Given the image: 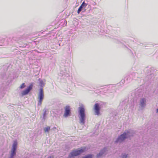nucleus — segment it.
Returning a JSON list of instances; mask_svg holds the SVG:
<instances>
[{
	"label": "nucleus",
	"mask_w": 158,
	"mask_h": 158,
	"mask_svg": "<svg viewBox=\"0 0 158 158\" xmlns=\"http://www.w3.org/2000/svg\"><path fill=\"white\" fill-rule=\"evenodd\" d=\"M85 148L83 147L79 148L77 150H73L70 153L68 158H72V157L78 156L83 153L85 151Z\"/></svg>",
	"instance_id": "obj_1"
},
{
	"label": "nucleus",
	"mask_w": 158,
	"mask_h": 158,
	"mask_svg": "<svg viewBox=\"0 0 158 158\" xmlns=\"http://www.w3.org/2000/svg\"><path fill=\"white\" fill-rule=\"evenodd\" d=\"M79 113L81 118H80V121L81 123L84 124L85 123V109L83 107L79 108Z\"/></svg>",
	"instance_id": "obj_2"
},
{
	"label": "nucleus",
	"mask_w": 158,
	"mask_h": 158,
	"mask_svg": "<svg viewBox=\"0 0 158 158\" xmlns=\"http://www.w3.org/2000/svg\"><path fill=\"white\" fill-rule=\"evenodd\" d=\"M129 133V132L127 131V132H125L123 134H122L119 137L116 141V142H121L124 140L126 137H127L128 136H127Z\"/></svg>",
	"instance_id": "obj_3"
},
{
	"label": "nucleus",
	"mask_w": 158,
	"mask_h": 158,
	"mask_svg": "<svg viewBox=\"0 0 158 158\" xmlns=\"http://www.w3.org/2000/svg\"><path fill=\"white\" fill-rule=\"evenodd\" d=\"M44 97V94L43 90L42 89H41L40 90L39 95H38L39 102L38 103V105H41L42 101Z\"/></svg>",
	"instance_id": "obj_4"
},
{
	"label": "nucleus",
	"mask_w": 158,
	"mask_h": 158,
	"mask_svg": "<svg viewBox=\"0 0 158 158\" xmlns=\"http://www.w3.org/2000/svg\"><path fill=\"white\" fill-rule=\"evenodd\" d=\"M33 87V85L32 84H31L26 89L23 91L21 94L23 96L27 94L32 89Z\"/></svg>",
	"instance_id": "obj_5"
},
{
	"label": "nucleus",
	"mask_w": 158,
	"mask_h": 158,
	"mask_svg": "<svg viewBox=\"0 0 158 158\" xmlns=\"http://www.w3.org/2000/svg\"><path fill=\"white\" fill-rule=\"evenodd\" d=\"M17 144L16 142H15L13 143L11 154V158H12L13 156L15 154V151L17 147Z\"/></svg>",
	"instance_id": "obj_6"
},
{
	"label": "nucleus",
	"mask_w": 158,
	"mask_h": 158,
	"mask_svg": "<svg viewBox=\"0 0 158 158\" xmlns=\"http://www.w3.org/2000/svg\"><path fill=\"white\" fill-rule=\"evenodd\" d=\"M70 107L69 106H66L65 108V112L64 115V116L66 117L70 114Z\"/></svg>",
	"instance_id": "obj_7"
},
{
	"label": "nucleus",
	"mask_w": 158,
	"mask_h": 158,
	"mask_svg": "<svg viewBox=\"0 0 158 158\" xmlns=\"http://www.w3.org/2000/svg\"><path fill=\"white\" fill-rule=\"evenodd\" d=\"M87 5V4L85 3V2H83L78 8L77 12V13L78 14H79L80 12L82 10V9L83 8H85Z\"/></svg>",
	"instance_id": "obj_8"
},
{
	"label": "nucleus",
	"mask_w": 158,
	"mask_h": 158,
	"mask_svg": "<svg viewBox=\"0 0 158 158\" xmlns=\"http://www.w3.org/2000/svg\"><path fill=\"white\" fill-rule=\"evenodd\" d=\"M94 110L96 113V114L99 115V114L100 107L98 103H96L94 106Z\"/></svg>",
	"instance_id": "obj_9"
},
{
	"label": "nucleus",
	"mask_w": 158,
	"mask_h": 158,
	"mask_svg": "<svg viewBox=\"0 0 158 158\" xmlns=\"http://www.w3.org/2000/svg\"><path fill=\"white\" fill-rule=\"evenodd\" d=\"M140 105L141 106H143L145 105V103L146 102L145 99L143 98H142L140 100Z\"/></svg>",
	"instance_id": "obj_10"
},
{
	"label": "nucleus",
	"mask_w": 158,
	"mask_h": 158,
	"mask_svg": "<svg viewBox=\"0 0 158 158\" xmlns=\"http://www.w3.org/2000/svg\"><path fill=\"white\" fill-rule=\"evenodd\" d=\"M105 149L104 148L103 150H101L100 152L97 155V157H99L100 156L102 155V154L104 153V152H105Z\"/></svg>",
	"instance_id": "obj_11"
},
{
	"label": "nucleus",
	"mask_w": 158,
	"mask_h": 158,
	"mask_svg": "<svg viewBox=\"0 0 158 158\" xmlns=\"http://www.w3.org/2000/svg\"><path fill=\"white\" fill-rule=\"evenodd\" d=\"M50 129V127H45L44 129V130L45 132H48Z\"/></svg>",
	"instance_id": "obj_12"
},
{
	"label": "nucleus",
	"mask_w": 158,
	"mask_h": 158,
	"mask_svg": "<svg viewBox=\"0 0 158 158\" xmlns=\"http://www.w3.org/2000/svg\"><path fill=\"white\" fill-rule=\"evenodd\" d=\"M92 156H93L92 155L89 154L85 156L83 158H92Z\"/></svg>",
	"instance_id": "obj_13"
},
{
	"label": "nucleus",
	"mask_w": 158,
	"mask_h": 158,
	"mask_svg": "<svg viewBox=\"0 0 158 158\" xmlns=\"http://www.w3.org/2000/svg\"><path fill=\"white\" fill-rule=\"evenodd\" d=\"M25 86L24 83L22 84L20 87V89H23L24 88Z\"/></svg>",
	"instance_id": "obj_14"
},
{
	"label": "nucleus",
	"mask_w": 158,
	"mask_h": 158,
	"mask_svg": "<svg viewBox=\"0 0 158 158\" xmlns=\"http://www.w3.org/2000/svg\"><path fill=\"white\" fill-rule=\"evenodd\" d=\"M127 155H124L122 156V158H127Z\"/></svg>",
	"instance_id": "obj_15"
},
{
	"label": "nucleus",
	"mask_w": 158,
	"mask_h": 158,
	"mask_svg": "<svg viewBox=\"0 0 158 158\" xmlns=\"http://www.w3.org/2000/svg\"><path fill=\"white\" fill-rule=\"evenodd\" d=\"M46 110H45V111L44 112V113L43 115H44V116H45V115H46Z\"/></svg>",
	"instance_id": "obj_16"
},
{
	"label": "nucleus",
	"mask_w": 158,
	"mask_h": 158,
	"mask_svg": "<svg viewBox=\"0 0 158 158\" xmlns=\"http://www.w3.org/2000/svg\"><path fill=\"white\" fill-rule=\"evenodd\" d=\"M48 158H54L53 156H49Z\"/></svg>",
	"instance_id": "obj_17"
},
{
	"label": "nucleus",
	"mask_w": 158,
	"mask_h": 158,
	"mask_svg": "<svg viewBox=\"0 0 158 158\" xmlns=\"http://www.w3.org/2000/svg\"><path fill=\"white\" fill-rule=\"evenodd\" d=\"M157 112L158 113V108L157 110Z\"/></svg>",
	"instance_id": "obj_18"
}]
</instances>
